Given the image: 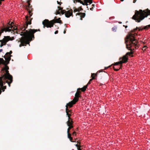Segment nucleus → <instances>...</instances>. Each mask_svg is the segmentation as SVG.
<instances>
[{"label":"nucleus","mask_w":150,"mask_h":150,"mask_svg":"<svg viewBox=\"0 0 150 150\" xmlns=\"http://www.w3.org/2000/svg\"><path fill=\"white\" fill-rule=\"evenodd\" d=\"M134 34L131 33H129L127 35L125 38V43L126 44V48L129 50L130 52L127 53L126 55L127 57L128 55L130 56L133 54L132 50L131 48L133 46H135V48L137 49V42L136 39L134 38Z\"/></svg>","instance_id":"obj_1"},{"label":"nucleus","mask_w":150,"mask_h":150,"mask_svg":"<svg viewBox=\"0 0 150 150\" xmlns=\"http://www.w3.org/2000/svg\"><path fill=\"white\" fill-rule=\"evenodd\" d=\"M147 11H142L140 9L139 11L136 10L134 15L132 18V19L138 23L140 22L144 18L147 17L148 15H150V10L147 9Z\"/></svg>","instance_id":"obj_2"},{"label":"nucleus","mask_w":150,"mask_h":150,"mask_svg":"<svg viewBox=\"0 0 150 150\" xmlns=\"http://www.w3.org/2000/svg\"><path fill=\"white\" fill-rule=\"evenodd\" d=\"M23 28V27H21V29L22 30L21 28ZM24 28H23L22 29V31H24ZM25 29L24 30V31ZM21 36H23L24 37H22L21 39L20 42L21 44H22V46H25L26 44H29V42L33 40L32 38H31L28 37V33L26 31H22L21 32Z\"/></svg>","instance_id":"obj_3"},{"label":"nucleus","mask_w":150,"mask_h":150,"mask_svg":"<svg viewBox=\"0 0 150 150\" xmlns=\"http://www.w3.org/2000/svg\"><path fill=\"white\" fill-rule=\"evenodd\" d=\"M58 23L60 24H62V22L60 20V18H57L56 17H54V19L52 20L49 21L48 19H45L42 22V24L43 25V27L51 28L53 26L54 23Z\"/></svg>","instance_id":"obj_4"},{"label":"nucleus","mask_w":150,"mask_h":150,"mask_svg":"<svg viewBox=\"0 0 150 150\" xmlns=\"http://www.w3.org/2000/svg\"><path fill=\"white\" fill-rule=\"evenodd\" d=\"M26 8L28 11L30 16L29 17L28 16H25V23L23 25V28H21L22 30L23 28H24V30L27 28L28 25H30L31 24V20L32 19V18H30V17L32 16L33 14V13H31L33 10L32 6H30V7H27L26 6Z\"/></svg>","instance_id":"obj_5"},{"label":"nucleus","mask_w":150,"mask_h":150,"mask_svg":"<svg viewBox=\"0 0 150 150\" xmlns=\"http://www.w3.org/2000/svg\"><path fill=\"white\" fill-rule=\"evenodd\" d=\"M13 24V22H11V24L9 23V26L8 27L4 28V29H2V32L5 31L6 32H10L11 31H14V30H16L17 29V26H13L12 24Z\"/></svg>","instance_id":"obj_6"},{"label":"nucleus","mask_w":150,"mask_h":150,"mask_svg":"<svg viewBox=\"0 0 150 150\" xmlns=\"http://www.w3.org/2000/svg\"><path fill=\"white\" fill-rule=\"evenodd\" d=\"M13 37H10V36H4V38L2 40H1L0 41L1 42L0 47H2L4 45H6V43L9 40H14Z\"/></svg>","instance_id":"obj_7"},{"label":"nucleus","mask_w":150,"mask_h":150,"mask_svg":"<svg viewBox=\"0 0 150 150\" xmlns=\"http://www.w3.org/2000/svg\"><path fill=\"white\" fill-rule=\"evenodd\" d=\"M25 31L28 33V37L31 38H32L33 39H34V33L38 31H40V29L37 30L30 29L29 31L26 30Z\"/></svg>","instance_id":"obj_8"},{"label":"nucleus","mask_w":150,"mask_h":150,"mask_svg":"<svg viewBox=\"0 0 150 150\" xmlns=\"http://www.w3.org/2000/svg\"><path fill=\"white\" fill-rule=\"evenodd\" d=\"M77 100H75L74 99L72 100L69 102L68 103H67L66 105V108H70L73 106V105L75 104L77 102Z\"/></svg>","instance_id":"obj_9"},{"label":"nucleus","mask_w":150,"mask_h":150,"mask_svg":"<svg viewBox=\"0 0 150 150\" xmlns=\"http://www.w3.org/2000/svg\"><path fill=\"white\" fill-rule=\"evenodd\" d=\"M65 16L67 18H69L70 16H73V10L72 9L66 11Z\"/></svg>","instance_id":"obj_10"},{"label":"nucleus","mask_w":150,"mask_h":150,"mask_svg":"<svg viewBox=\"0 0 150 150\" xmlns=\"http://www.w3.org/2000/svg\"><path fill=\"white\" fill-rule=\"evenodd\" d=\"M81 93V92L79 90H77V91L75 95V97L74 99L75 100H77L78 101L79 100V98L80 97L79 94Z\"/></svg>","instance_id":"obj_11"},{"label":"nucleus","mask_w":150,"mask_h":150,"mask_svg":"<svg viewBox=\"0 0 150 150\" xmlns=\"http://www.w3.org/2000/svg\"><path fill=\"white\" fill-rule=\"evenodd\" d=\"M119 63V64H120V67L119 68H117V69H115V67H113V68L114 70L115 71H118L120 69H121L122 67V64L123 63H124V62L122 61H120L119 62H118Z\"/></svg>","instance_id":"obj_12"},{"label":"nucleus","mask_w":150,"mask_h":150,"mask_svg":"<svg viewBox=\"0 0 150 150\" xmlns=\"http://www.w3.org/2000/svg\"><path fill=\"white\" fill-rule=\"evenodd\" d=\"M137 29H139V31H140V30H143L144 29H143V28H142L141 27H139V28L137 27L136 28L134 29V30H132L131 31V32L128 33V34L129 33H131L132 34V33L133 32H134L136 30H137ZM133 34H134V36L135 34V33H133Z\"/></svg>","instance_id":"obj_13"},{"label":"nucleus","mask_w":150,"mask_h":150,"mask_svg":"<svg viewBox=\"0 0 150 150\" xmlns=\"http://www.w3.org/2000/svg\"><path fill=\"white\" fill-rule=\"evenodd\" d=\"M80 15V19L81 20H82V18H84V17L85 16V14L84 13H79L76 14V15L77 16V15Z\"/></svg>","instance_id":"obj_14"},{"label":"nucleus","mask_w":150,"mask_h":150,"mask_svg":"<svg viewBox=\"0 0 150 150\" xmlns=\"http://www.w3.org/2000/svg\"><path fill=\"white\" fill-rule=\"evenodd\" d=\"M66 113L67 115V116L68 117V120L71 119L70 117L71 115V114L69 113V112H70V111H69L68 110V109H67V108H66Z\"/></svg>","instance_id":"obj_15"},{"label":"nucleus","mask_w":150,"mask_h":150,"mask_svg":"<svg viewBox=\"0 0 150 150\" xmlns=\"http://www.w3.org/2000/svg\"><path fill=\"white\" fill-rule=\"evenodd\" d=\"M73 121H72V119L68 120L67 122V123L68 126H73Z\"/></svg>","instance_id":"obj_16"},{"label":"nucleus","mask_w":150,"mask_h":150,"mask_svg":"<svg viewBox=\"0 0 150 150\" xmlns=\"http://www.w3.org/2000/svg\"><path fill=\"white\" fill-rule=\"evenodd\" d=\"M87 88V85H86L84 86L83 88H78V90H81L82 92H84L86 90V89Z\"/></svg>","instance_id":"obj_17"},{"label":"nucleus","mask_w":150,"mask_h":150,"mask_svg":"<svg viewBox=\"0 0 150 150\" xmlns=\"http://www.w3.org/2000/svg\"><path fill=\"white\" fill-rule=\"evenodd\" d=\"M128 58L127 56L126 55H124L123 56L122 58V60L124 62V63L126 62L127 61Z\"/></svg>","instance_id":"obj_18"},{"label":"nucleus","mask_w":150,"mask_h":150,"mask_svg":"<svg viewBox=\"0 0 150 150\" xmlns=\"http://www.w3.org/2000/svg\"><path fill=\"white\" fill-rule=\"evenodd\" d=\"M67 136L68 138L69 139V140L71 141V142H74V141H72L73 138L71 137V134H67Z\"/></svg>","instance_id":"obj_19"},{"label":"nucleus","mask_w":150,"mask_h":150,"mask_svg":"<svg viewBox=\"0 0 150 150\" xmlns=\"http://www.w3.org/2000/svg\"><path fill=\"white\" fill-rule=\"evenodd\" d=\"M101 72H104V71L102 70L98 71L96 74L92 73V76H97L98 73ZM104 72H105V71H104Z\"/></svg>","instance_id":"obj_20"},{"label":"nucleus","mask_w":150,"mask_h":150,"mask_svg":"<svg viewBox=\"0 0 150 150\" xmlns=\"http://www.w3.org/2000/svg\"><path fill=\"white\" fill-rule=\"evenodd\" d=\"M6 86H3V85L2 86H0V89L1 90V92H2L1 90H2L3 92L6 89Z\"/></svg>","instance_id":"obj_21"},{"label":"nucleus","mask_w":150,"mask_h":150,"mask_svg":"<svg viewBox=\"0 0 150 150\" xmlns=\"http://www.w3.org/2000/svg\"><path fill=\"white\" fill-rule=\"evenodd\" d=\"M119 64V62H116L115 63V64H112L110 66H109V67H105V69H107L108 68V67H110L112 65H114V66H116V65H118Z\"/></svg>","instance_id":"obj_22"},{"label":"nucleus","mask_w":150,"mask_h":150,"mask_svg":"<svg viewBox=\"0 0 150 150\" xmlns=\"http://www.w3.org/2000/svg\"><path fill=\"white\" fill-rule=\"evenodd\" d=\"M69 127L67 129V133L68 134H70L69 133V131L70 130V129L71 128H73V126H68Z\"/></svg>","instance_id":"obj_23"},{"label":"nucleus","mask_w":150,"mask_h":150,"mask_svg":"<svg viewBox=\"0 0 150 150\" xmlns=\"http://www.w3.org/2000/svg\"><path fill=\"white\" fill-rule=\"evenodd\" d=\"M85 2H88L90 4H91L93 3L92 0H84Z\"/></svg>","instance_id":"obj_24"},{"label":"nucleus","mask_w":150,"mask_h":150,"mask_svg":"<svg viewBox=\"0 0 150 150\" xmlns=\"http://www.w3.org/2000/svg\"><path fill=\"white\" fill-rule=\"evenodd\" d=\"M74 11V12H79L80 11V10L79 9L75 7H74L73 8Z\"/></svg>","instance_id":"obj_25"},{"label":"nucleus","mask_w":150,"mask_h":150,"mask_svg":"<svg viewBox=\"0 0 150 150\" xmlns=\"http://www.w3.org/2000/svg\"><path fill=\"white\" fill-rule=\"evenodd\" d=\"M11 56H6V58H5V59L6 60L9 61L11 59Z\"/></svg>","instance_id":"obj_26"},{"label":"nucleus","mask_w":150,"mask_h":150,"mask_svg":"<svg viewBox=\"0 0 150 150\" xmlns=\"http://www.w3.org/2000/svg\"><path fill=\"white\" fill-rule=\"evenodd\" d=\"M75 146L77 147L78 150H81V149H80V146L78 145V144H76L75 145Z\"/></svg>","instance_id":"obj_27"},{"label":"nucleus","mask_w":150,"mask_h":150,"mask_svg":"<svg viewBox=\"0 0 150 150\" xmlns=\"http://www.w3.org/2000/svg\"><path fill=\"white\" fill-rule=\"evenodd\" d=\"M66 11L65 10H62L61 11H60V12L62 14H64V13L65 14Z\"/></svg>","instance_id":"obj_28"},{"label":"nucleus","mask_w":150,"mask_h":150,"mask_svg":"<svg viewBox=\"0 0 150 150\" xmlns=\"http://www.w3.org/2000/svg\"><path fill=\"white\" fill-rule=\"evenodd\" d=\"M27 3H28V6H26V7L27 6V7H28L31 6L30 3V1L29 0H28L27 1Z\"/></svg>","instance_id":"obj_29"},{"label":"nucleus","mask_w":150,"mask_h":150,"mask_svg":"<svg viewBox=\"0 0 150 150\" xmlns=\"http://www.w3.org/2000/svg\"><path fill=\"white\" fill-rule=\"evenodd\" d=\"M148 26V25H146V26H145L143 28V29H148L149 28V26Z\"/></svg>","instance_id":"obj_30"},{"label":"nucleus","mask_w":150,"mask_h":150,"mask_svg":"<svg viewBox=\"0 0 150 150\" xmlns=\"http://www.w3.org/2000/svg\"><path fill=\"white\" fill-rule=\"evenodd\" d=\"M58 8L59 9H59V11H61L62 10H63V8H62V7H60V6H58Z\"/></svg>","instance_id":"obj_31"},{"label":"nucleus","mask_w":150,"mask_h":150,"mask_svg":"<svg viewBox=\"0 0 150 150\" xmlns=\"http://www.w3.org/2000/svg\"><path fill=\"white\" fill-rule=\"evenodd\" d=\"M60 11H59V9L56 12L55 14L56 15L59 14H60Z\"/></svg>","instance_id":"obj_32"},{"label":"nucleus","mask_w":150,"mask_h":150,"mask_svg":"<svg viewBox=\"0 0 150 150\" xmlns=\"http://www.w3.org/2000/svg\"><path fill=\"white\" fill-rule=\"evenodd\" d=\"M88 2H85L84 1V3H83H83H82V4H83V5H86V6H88Z\"/></svg>","instance_id":"obj_33"},{"label":"nucleus","mask_w":150,"mask_h":150,"mask_svg":"<svg viewBox=\"0 0 150 150\" xmlns=\"http://www.w3.org/2000/svg\"><path fill=\"white\" fill-rule=\"evenodd\" d=\"M6 56H11V55L10 54V53L9 52H7L6 53Z\"/></svg>","instance_id":"obj_34"},{"label":"nucleus","mask_w":150,"mask_h":150,"mask_svg":"<svg viewBox=\"0 0 150 150\" xmlns=\"http://www.w3.org/2000/svg\"><path fill=\"white\" fill-rule=\"evenodd\" d=\"M4 69L5 70H8V69H9V67L8 66H6L4 68Z\"/></svg>","instance_id":"obj_35"},{"label":"nucleus","mask_w":150,"mask_h":150,"mask_svg":"<svg viewBox=\"0 0 150 150\" xmlns=\"http://www.w3.org/2000/svg\"><path fill=\"white\" fill-rule=\"evenodd\" d=\"M76 1L79 2L80 3L82 4V3H83V2L81 0H76Z\"/></svg>","instance_id":"obj_36"},{"label":"nucleus","mask_w":150,"mask_h":150,"mask_svg":"<svg viewBox=\"0 0 150 150\" xmlns=\"http://www.w3.org/2000/svg\"><path fill=\"white\" fill-rule=\"evenodd\" d=\"M147 47L146 46H144L143 48H142V50H146V48H147Z\"/></svg>","instance_id":"obj_37"},{"label":"nucleus","mask_w":150,"mask_h":150,"mask_svg":"<svg viewBox=\"0 0 150 150\" xmlns=\"http://www.w3.org/2000/svg\"><path fill=\"white\" fill-rule=\"evenodd\" d=\"M91 77H92V80L94 79H95V76H92V74H91Z\"/></svg>","instance_id":"obj_38"},{"label":"nucleus","mask_w":150,"mask_h":150,"mask_svg":"<svg viewBox=\"0 0 150 150\" xmlns=\"http://www.w3.org/2000/svg\"><path fill=\"white\" fill-rule=\"evenodd\" d=\"M112 31H116V29L115 28L113 27L112 28Z\"/></svg>","instance_id":"obj_39"},{"label":"nucleus","mask_w":150,"mask_h":150,"mask_svg":"<svg viewBox=\"0 0 150 150\" xmlns=\"http://www.w3.org/2000/svg\"><path fill=\"white\" fill-rule=\"evenodd\" d=\"M57 3L58 4H59V5H61V4L62 3V2H60L58 1H57Z\"/></svg>","instance_id":"obj_40"},{"label":"nucleus","mask_w":150,"mask_h":150,"mask_svg":"<svg viewBox=\"0 0 150 150\" xmlns=\"http://www.w3.org/2000/svg\"><path fill=\"white\" fill-rule=\"evenodd\" d=\"M74 134H75V135H76V132H75V131H74V132L73 133H72V135H74Z\"/></svg>","instance_id":"obj_41"},{"label":"nucleus","mask_w":150,"mask_h":150,"mask_svg":"<svg viewBox=\"0 0 150 150\" xmlns=\"http://www.w3.org/2000/svg\"><path fill=\"white\" fill-rule=\"evenodd\" d=\"M58 33V30H56L55 31V32L54 33V34H57Z\"/></svg>","instance_id":"obj_42"},{"label":"nucleus","mask_w":150,"mask_h":150,"mask_svg":"<svg viewBox=\"0 0 150 150\" xmlns=\"http://www.w3.org/2000/svg\"><path fill=\"white\" fill-rule=\"evenodd\" d=\"M68 110L70 111V112H69V113L70 114H71L72 113V112L71 110H69L68 109Z\"/></svg>","instance_id":"obj_43"},{"label":"nucleus","mask_w":150,"mask_h":150,"mask_svg":"<svg viewBox=\"0 0 150 150\" xmlns=\"http://www.w3.org/2000/svg\"><path fill=\"white\" fill-rule=\"evenodd\" d=\"M78 9H79L80 11L83 10V9L81 7H79Z\"/></svg>","instance_id":"obj_44"},{"label":"nucleus","mask_w":150,"mask_h":150,"mask_svg":"<svg viewBox=\"0 0 150 150\" xmlns=\"http://www.w3.org/2000/svg\"><path fill=\"white\" fill-rule=\"evenodd\" d=\"M90 83H91V82L89 81L88 82V83L86 85H87V86H88V85L89 84H90Z\"/></svg>","instance_id":"obj_45"},{"label":"nucleus","mask_w":150,"mask_h":150,"mask_svg":"<svg viewBox=\"0 0 150 150\" xmlns=\"http://www.w3.org/2000/svg\"><path fill=\"white\" fill-rule=\"evenodd\" d=\"M93 7H92L91 8H90V10L91 11H93Z\"/></svg>","instance_id":"obj_46"},{"label":"nucleus","mask_w":150,"mask_h":150,"mask_svg":"<svg viewBox=\"0 0 150 150\" xmlns=\"http://www.w3.org/2000/svg\"><path fill=\"white\" fill-rule=\"evenodd\" d=\"M12 52L11 51H10V52H9V53H10V54H11L12 53Z\"/></svg>","instance_id":"obj_47"},{"label":"nucleus","mask_w":150,"mask_h":150,"mask_svg":"<svg viewBox=\"0 0 150 150\" xmlns=\"http://www.w3.org/2000/svg\"><path fill=\"white\" fill-rule=\"evenodd\" d=\"M66 33V30H64V33L65 34Z\"/></svg>","instance_id":"obj_48"},{"label":"nucleus","mask_w":150,"mask_h":150,"mask_svg":"<svg viewBox=\"0 0 150 150\" xmlns=\"http://www.w3.org/2000/svg\"><path fill=\"white\" fill-rule=\"evenodd\" d=\"M19 47H21L22 46V44H21L20 45H19Z\"/></svg>","instance_id":"obj_49"},{"label":"nucleus","mask_w":150,"mask_h":150,"mask_svg":"<svg viewBox=\"0 0 150 150\" xmlns=\"http://www.w3.org/2000/svg\"><path fill=\"white\" fill-rule=\"evenodd\" d=\"M136 1V0H134L133 2L134 3H135Z\"/></svg>","instance_id":"obj_50"},{"label":"nucleus","mask_w":150,"mask_h":150,"mask_svg":"<svg viewBox=\"0 0 150 150\" xmlns=\"http://www.w3.org/2000/svg\"><path fill=\"white\" fill-rule=\"evenodd\" d=\"M92 80H93L92 79H91L89 81H90V82H91V81H92Z\"/></svg>","instance_id":"obj_51"},{"label":"nucleus","mask_w":150,"mask_h":150,"mask_svg":"<svg viewBox=\"0 0 150 150\" xmlns=\"http://www.w3.org/2000/svg\"><path fill=\"white\" fill-rule=\"evenodd\" d=\"M123 26H124L125 27V28H127V25H126V26H125V25H123Z\"/></svg>","instance_id":"obj_52"},{"label":"nucleus","mask_w":150,"mask_h":150,"mask_svg":"<svg viewBox=\"0 0 150 150\" xmlns=\"http://www.w3.org/2000/svg\"><path fill=\"white\" fill-rule=\"evenodd\" d=\"M2 51V49H1L0 50V52H1Z\"/></svg>","instance_id":"obj_53"},{"label":"nucleus","mask_w":150,"mask_h":150,"mask_svg":"<svg viewBox=\"0 0 150 150\" xmlns=\"http://www.w3.org/2000/svg\"><path fill=\"white\" fill-rule=\"evenodd\" d=\"M95 4H92V6H93V7H94V6H95Z\"/></svg>","instance_id":"obj_54"},{"label":"nucleus","mask_w":150,"mask_h":150,"mask_svg":"<svg viewBox=\"0 0 150 150\" xmlns=\"http://www.w3.org/2000/svg\"><path fill=\"white\" fill-rule=\"evenodd\" d=\"M120 67H117V68H116V67H115V69H117V68H119Z\"/></svg>","instance_id":"obj_55"},{"label":"nucleus","mask_w":150,"mask_h":150,"mask_svg":"<svg viewBox=\"0 0 150 150\" xmlns=\"http://www.w3.org/2000/svg\"><path fill=\"white\" fill-rule=\"evenodd\" d=\"M1 4V1L0 0V5Z\"/></svg>","instance_id":"obj_56"},{"label":"nucleus","mask_w":150,"mask_h":150,"mask_svg":"<svg viewBox=\"0 0 150 150\" xmlns=\"http://www.w3.org/2000/svg\"><path fill=\"white\" fill-rule=\"evenodd\" d=\"M4 0H0L1 1H4Z\"/></svg>","instance_id":"obj_57"},{"label":"nucleus","mask_w":150,"mask_h":150,"mask_svg":"<svg viewBox=\"0 0 150 150\" xmlns=\"http://www.w3.org/2000/svg\"><path fill=\"white\" fill-rule=\"evenodd\" d=\"M148 26H149V28H150V24L149 25H148Z\"/></svg>","instance_id":"obj_58"},{"label":"nucleus","mask_w":150,"mask_h":150,"mask_svg":"<svg viewBox=\"0 0 150 150\" xmlns=\"http://www.w3.org/2000/svg\"><path fill=\"white\" fill-rule=\"evenodd\" d=\"M121 0V1H124V0Z\"/></svg>","instance_id":"obj_59"},{"label":"nucleus","mask_w":150,"mask_h":150,"mask_svg":"<svg viewBox=\"0 0 150 150\" xmlns=\"http://www.w3.org/2000/svg\"><path fill=\"white\" fill-rule=\"evenodd\" d=\"M133 55H132V57H133Z\"/></svg>","instance_id":"obj_60"}]
</instances>
